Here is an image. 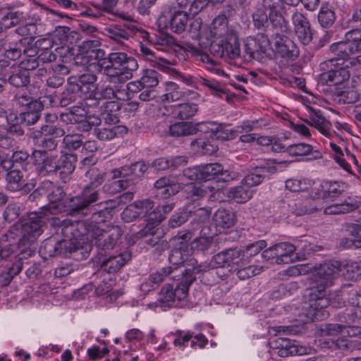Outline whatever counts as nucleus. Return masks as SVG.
Here are the masks:
<instances>
[{
  "instance_id": "1",
  "label": "nucleus",
  "mask_w": 361,
  "mask_h": 361,
  "mask_svg": "<svg viewBox=\"0 0 361 361\" xmlns=\"http://www.w3.org/2000/svg\"><path fill=\"white\" fill-rule=\"evenodd\" d=\"M52 225L61 229L64 238L58 240L50 238L44 240L39 247V252L48 257L62 256L76 259H85L89 255V246H84L83 231H80V222L68 219L61 220L52 218Z\"/></svg>"
},
{
  "instance_id": "26",
  "label": "nucleus",
  "mask_w": 361,
  "mask_h": 361,
  "mask_svg": "<svg viewBox=\"0 0 361 361\" xmlns=\"http://www.w3.org/2000/svg\"><path fill=\"white\" fill-rule=\"evenodd\" d=\"M5 171L7 172L5 176L6 190L11 192L27 193L28 184L24 179V173L16 168Z\"/></svg>"
},
{
  "instance_id": "32",
  "label": "nucleus",
  "mask_w": 361,
  "mask_h": 361,
  "mask_svg": "<svg viewBox=\"0 0 361 361\" xmlns=\"http://www.w3.org/2000/svg\"><path fill=\"white\" fill-rule=\"evenodd\" d=\"M78 157L74 154H66L58 158L56 175L63 183H67L75 169Z\"/></svg>"
},
{
  "instance_id": "37",
  "label": "nucleus",
  "mask_w": 361,
  "mask_h": 361,
  "mask_svg": "<svg viewBox=\"0 0 361 361\" xmlns=\"http://www.w3.org/2000/svg\"><path fill=\"white\" fill-rule=\"evenodd\" d=\"M276 252L278 258L276 259V264H288L293 262L295 259V252L300 245H293L288 242L277 243Z\"/></svg>"
},
{
  "instance_id": "56",
  "label": "nucleus",
  "mask_w": 361,
  "mask_h": 361,
  "mask_svg": "<svg viewBox=\"0 0 361 361\" xmlns=\"http://www.w3.org/2000/svg\"><path fill=\"white\" fill-rule=\"evenodd\" d=\"M310 120L309 124L315 127L322 133L325 135L328 133L331 123L319 112L316 111H311Z\"/></svg>"
},
{
  "instance_id": "9",
  "label": "nucleus",
  "mask_w": 361,
  "mask_h": 361,
  "mask_svg": "<svg viewBox=\"0 0 361 361\" xmlns=\"http://www.w3.org/2000/svg\"><path fill=\"white\" fill-rule=\"evenodd\" d=\"M193 276L189 278L178 277L180 281L174 285L168 284L164 286L159 293L157 301L162 308L178 306L188 296L189 287L192 283Z\"/></svg>"
},
{
  "instance_id": "21",
  "label": "nucleus",
  "mask_w": 361,
  "mask_h": 361,
  "mask_svg": "<svg viewBox=\"0 0 361 361\" xmlns=\"http://www.w3.org/2000/svg\"><path fill=\"white\" fill-rule=\"evenodd\" d=\"M312 300H315L314 304L311 305L312 311L314 312L312 319L323 320L329 316V313L325 310L329 305L335 306L329 298H326V289L321 290L316 288L315 286L311 287Z\"/></svg>"
},
{
  "instance_id": "60",
  "label": "nucleus",
  "mask_w": 361,
  "mask_h": 361,
  "mask_svg": "<svg viewBox=\"0 0 361 361\" xmlns=\"http://www.w3.org/2000/svg\"><path fill=\"white\" fill-rule=\"evenodd\" d=\"M342 274H345L348 279L357 281L361 277V260L348 262L343 267Z\"/></svg>"
},
{
  "instance_id": "29",
  "label": "nucleus",
  "mask_w": 361,
  "mask_h": 361,
  "mask_svg": "<svg viewBox=\"0 0 361 361\" xmlns=\"http://www.w3.org/2000/svg\"><path fill=\"white\" fill-rule=\"evenodd\" d=\"M100 42L97 39H87L80 45V55L83 60L81 63L84 64L90 63V64L94 63H91L92 60H96L100 57H102L104 52L102 49H99Z\"/></svg>"
},
{
  "instance_id": "34",
  "label": "nucleus",
  "mask_w": 361,
  "mask_h": 361,
  "mask_svg": "<svg viewBox=\"0 0 361 361\" xmlns=\"http://www.w3.org/2000/svg\"><path fill=\"white\" fill-rule=\"evenodd\" d=\"M121 87V83H110L104 85L98 91H96V97L102 101H110L113 99H126V93Z\"/></svg>"
},
{
  "instance_id": "12",
  "label": "nucleus",
  "mask_w": 361,
  "mask_h": 361,
  "mask_svg": "<svg viewBox=\"0 0 361 361\" xmlns=\"http://www.w3.org/2000/svg\"><path fill=\"white\" fill-rule=\"evenodd\" d=\"M345 41L334 43L331 46L334 55L348 59L361 51V30L353 29L345 34Z\"/></svg>"
},
{
  "instance_id": "35",
  "label": "nucleus",
  "mask_w": 361,
  "mask_h": 361,
  "mask_svg": "<svg viewBox=\"0 0 361 361\" xmlns=\"http://www.w3.org/2000/svg\"><path fill=\"white\" fill-rule=\"evenodd\" d=\"M276 171V168L274 166H257L245 176L243 182L248 187L257 186L261 184L268 175L273 174Z\"/></svg>"
},
{
  "instance_id": "59",
  "label": "nucleus",
  "mask_w": 361,
  "mask_h": 361,
  "mask_svg": "<svg viewBox=\"0 0 361 361\" xmlns=\"http://www.w3.org/2000/svg\"><path fill=\"white\" fill-rule=\"evenodd\" d=\"M245 264H240L239 267L234 268V272L241 280L249 279L252 276L259 274L262 270V267L257 266H244Z\"/></svg>"
},
{
  "instance_id": "53",
  "label": "nucleus",
  "mask_w": 361,
  "mask_h": 361,
  "mask_svg": "<svg viewBox=\"0 0 361 361\" xmlns=\"http://www.w3.org/2000/svg\"><path fill=\"white\" fill-rule=\"evenodd\" d=\"M13 101L16 106L20 107L27 106L29 109L40 106V104L34 99L30 93L25 90L16 93Z\"/></svg>"
},
{
  "instance_id": "27",
  "label": "nucleus",
  "mask_w": 361,
  "mask_h": 361,
  "mask_svg": "<svg viewBox=\"0 0 361 361\" xmlns=\"http://www.w3.org/2000/svg\"><path fill=\"white\" fill-rule=\"evenodd\" d=\"M74 86L78 87V91L82 95H92L97 90L96 84L97 77L90 73H85L78 76H72L68 78Z\"/></svg>"
},
{
  "instance_id": "13",
  "label": "nucleus",
  "mask_w": 361,
  "mask_h": 361,
  "mask_svg": "<svg viewBox=\"0 0 361 361\" xmlns=\"http://www.w3.org/2000/svg\"><path fill=\"white\" fill-rule=\"evenodd\" d=\"M342 271V265L340 262H325L315 267L314 273L312 275V286L321 290L326 289L333 280Z\"/></svg>"
},
{
  "instance_id": "44",
  "label": "nucleus",
  "mask_w": 361,
  "mask_h": 361,
  "mask_svg": "<svg viewBox=\"0 0 361 361\" xmlns=\"http://www.w3.org/2000/svg\"><path fill=\"white\" fill-rule=\"evenodd\" d=\"M287 152L293 156H305L312 154L314 159H320L322 153L319 150H314L313 146L309 144L300 142L287 147Z\"/></svg>"
},
{
  "instance_id": "11",
  "label": "nucleus",
  "mask_w": 361,
  "mask_h": 361,
  "mask_svg": "<svg viewBox=\"0 0 361 361\" xmlns=\"http://www.w3.org/2000/svg\"><path fill=\"white\" fill-rule=\"evenodd\" d=\"M188 13L186 11L177 10L175 5L166 4L163 6L159 20L164 22L165 27L176 34L183 33L188 24Z\"/></svg>"
},
{
  "instance_id": "24",
  "label": "nucleus",
  "mask_w": 361,
  "mask_h": 361,
  "mask_svg": "<svg viewBox=\"0 0 361 361\" xmlns=\"http://www.w3.org/2000/svg\"><path fill=\"white\" fill-rule=\"evenodd\" d=\"M245 261L243 250L239 247L226 249L213 257V262L219 267H231L234 269Z\"/></svg>"
},
{
  "instance_id": "36",
  "label": "nucleus",
  "mask_w": 361,
  "mask_h": 361,
  "mask_svg": "<svg viewBox=\"0 0 361 361\" xmlns=\"http://www.w3.org/2000/svg\"><path fill=\"white\" fill-rule=\"evenodd\" d=\"M210 35L214 38L223 39L228 37L231 33H235L228 26V19L225 16H219L212 22L209 27Z\"/></svg>"
},
{
  "instance_id": "5",
  "label": "nucleus",
  "mask_w": 361,
  "mask_h": 361,
  "mask_svg": "<svg viewBox=\"0 0 361 361\" xmlns=\"http://www.w3.org/2000/svg\"><path fill=\"white\" fill-rule=\"evenodd\" d=\"M80 228H84L86 231L87 239L96 246L99 255L106 257L110 254L117 245L118 240L122 235L121 228L112 226L105 230L99 224L80 222Z\"/></svg>"
},
{
  "instance_id": "51",
  "label": "nucleus",
  "mask_w": 361,
  "mask_h": 361,
  "mask_svg": "<svg viewBox=\"0 0 361 361\" xmlns=\"http://www.w3.org/2000/svg\"><path fill=\"white\" fill-rule=\"evenodd\" d=\"M35 52L36 49H33V47L29 49L24 48L23 54L25 56L20 61L18 66L22 69L27 71L28 72L39 68L40 66V61L37 59Z\"/></svg>"
},
{
  "instance_id": "30",
  "label": "nucleus",
  "mask_w": 361,
  "mask_h": 361,
  "mask_svg": "<svg viewBox=\"0 0 361 361\" xmlns=\"http://www.w3.org/2000/svg\"><path fill=\"white\" fill-rule=\"evenodd\" d=\"M0 48L4 51V57L10 61H16L20 58L23 53V49L26 48L20 39L18 41L12 40L10 35L0 39Z\"/></svg>"
},
{
  "instance_id": "18",
  "label": "nucleus",
  "mask_w": 361,
  "mask_h": 361,
  "mask_svg": "<svg viewBox=\"0 0 361 361\" xmlns=\"http://www.w3.org/2000/svg\"><path fill=\"white\" fill-rule=\"evenodd\" d=\"M181 276L180 274V267H164L159 270L152 272L147 279L140 284V290L145 293H147L150 290L156 288L161 282L167 278H178Z\"/></svg>"
},
{
  "instance_id": "23",
  "label": "nucleus",
  "mask_w": 361,
  "mask_h": 361,
  "mask_svg": "<svg viewBox=\"0 0 361 361\" xmlns=\"http://www.w3.org/2000/svg\"><path fill=\"white\" fill-rule=\"evenodd\" d=\"M135 25L130 23L113 24L104 28L105 35L118 45L124 46L126 42L132 37L135 32Z\"/></svg>"
},
{
  "instance_id": "16",
  "label": "nucleus",
  "mask_w": 361,
  "mask_h": 361,
  "mask_svg": "<svg viewBox=\"0 0 361 361\" xmlns=\"http://www.w3.org/2000/svg\"><path fill=\"white\" fill-rule=\"evenodd\" d=\"M269 47L268 37L262 34L257 33L254 37L247 38L243 57L245 61H250L253 59L260 61L264 58Z\"/></svg>"
},
{
  "instance_id": "46",
  "label": "nucleus",
  "mask_w": 361,
  "mask_h": 361,
  "mask_svg": "<svg viewBox=\"0 0 361 361\" xmlns=\"http://www.w3.org/2000/svg\"><path fill=\"white\" fill-rule=\"evenodd\" d=\"M198 111L197 105L195 103H183L172 106V114L180 120L188 119L195 116Z\"/></svg>"
},
{
  "instance_id": "25",
  "label": "nucleus",
  "mask_w": 361,
  "mask_h": 361,
  "mask_svg": "<svg viewBox=\"0 0 361 361\" xmlns=\"http://www.w3.org/2000/svg\"><path fill=\"white\" fill-rule=\"evenodd\" d=\"M181 264H182L179 266L181 276L183 279L193 276L192 282L195 280L197 274L218 267L217 264L213 262V258L210 262H204L200 264L196 259L190 258L186 261L183 260Z\"/></svg>"
},
{
  "instance_id": "31",
  "label": "nucleus",
  "mask_w": 361,
  "mask_h": 361,
  "mask_svg": "<svg viewBox=\"0 0 361 361\" xmlns=\"http://www.w3.org/2000/svg\"><path fill=\"white\" fill-rule=\"evenodd\" d=\"M208 123L202 122L193 124L191 122H178L171 125L169 133L172 136L182 137L195 134L197 131H207Z\"/></svg>"
},
{
  "instance_id": "48",
  "label": "nucleus",
  "mask_w": 361,
  "mask_h": 361,
  "mask_svg": "<svg viewBox=\"0 0 361 361\" xmlns=\"http://www.w3.org/2000/svg\"><path fill=\"white\" fill-rule=\"evenodd\" d=\"M227 197L238 203H244L252 197V192L245 184L230 188Z\"/></svg>"
},
{
  "instance_id": "2",
  "label": "nucleus",
  "mask_w": 361,
  "mask_h": 361,
  "mask_svg": "<svg viewBox=\"0 0 361 361\" xmlns=\"http://www.w3.org/2000/svg\"><path fill=\"white\" fill-rule=\"evenodd\" d=\"M14 231L0 235V286H8L22 269L25 260L31 257L33 251L18 244L19 239Z\"/></svg>"
},
{
  "instance_id": "20",
  "label": "nucleus",
  "mask_w": 361,
  "mask_h": 361,
  "mask_svg": "<svg viewBox=\"0 0 361 361\" xmlns=\"http://www.w3.org/2000/svg\"><path fill=\"white\" fill-rule=\"evenodd\" d=\"M64 195L65 192L63 188L54 184L53 188H51L47 196L50 203L41 209L42 214L49 215L66 212L68 214L71 215L66 207V202L69 198L66 199L62 202H60Z\"/></svg>"
},
{
  "instance_id": "58",
  "label": "nucleus",
  "mask_w": 361,
  "mask_h": 361,
  "mask_svg": "<svg viewBox=\"0 0 361 361\" xmlns=\"http://www.w3.org/2000/svg\"><path fill=\"white\" fill-rule=\"evenodd\" d=\"M28 18L22 11H10L2 17L6 23V27L10 28L24 23Z\"/></svg>"
},
{
  "instance_id": "4",
  "label": "nucleus",
  "mask_w": 361,
  "mask_h": 361,
  "mask_svg": "<svg viewBox=\"0 0 361 361\" xmlns=\"http://www.w3.org/2000/svg\"><path fill=\"white\" fill-rule=\"evenodd\" d=\"M138 68L137 60L125 52H112L107 57V64L102 67L105 82L117 83L126 82L133 78Z\"/></svg>"
},
{
  "instance_id": "42",
  "label": "nucleus",
  "mask_w": 361,
  "mask_h": 361,
  "mask_svg": "<svg viewBox=\"0 0 361 361\" xmlns=\"http://www.w3.org/2000/svg\"><path fill=\"white\" fill-rule=\"evenodd\" d=\"M223 42L226 61L240 56V43L235 33H231L224 38Z\"/></svg>"
},
{
  "instance_id": "61",
  "label": "nucleus",
  "mask_w": 361,
  "mask_h": 361,
  "mask_svg": "<svg viewBox=\"0 0 361 361\" xmlns=\"http://www.w3.org/2000/svg\"><path fill=\"white\" fill-rule=\"evenodd\" d=\"M212 244V238L209 236H202L196 238L191 243V249L197 252L203 254L208 252L209 249Z\"/></svg>"
},
{
  "instance_id": "39",
  "label": "nucleus",
  "mask_w": 361,
  "mask_h": 361,
  "mask_svg": "<svg viewBox=\"0 0 361 361\" xmlns=\"http://www.w3.org/2000/svg\"><path fill=\"white\" fill-rule=\"evenodd\" d=\"M44 133L33 130L29 135L33 145L37 147L52 151L56 149L59 143V138L51 135H43Z\"/></svg>"
},
{
  "instance_id": "3",
  "label": "nucleus",
  "mask_w": 361,
  "mask_h": 361,
  "mask_svg": "<svg viewBox=\"0 0 361 361\" xmlns=\"http://www.w3.org/2000/svg\"><path fill=\"white\" fill-rule=\"evenodd\" d=\"M106 173L97 168H90L85 173V177L89 183L78 195L69 197L66 202V207L71 216H87L92 214V218L97 220V210L94 204L101 197L100 186L105 179Z\"/></svg>"
},
{
  "instance_id": "17",
  "label": "nucleus",
  "mask_w": 361,
  "mask_h": 361,
  "mask_svg": "<svg viewBox=\"0 0 361 361\" xmlns=\"http://www.w3.org/2000/svg\"><path fill=\"white\" fill-rule=\"evenodd\" d=\"M271 348L277 350L280 357L304 355L311 352V348L302 345L299 341L287 338L279 337L271 340L269 343Z\"/></svg>"
},
{
  "instance_id": "52",
  "label": "nucleus",
  "mask_w": 361,
  "mask_h": 361,
  "mask_svg": "<svg viewBox=\"0 0 361 361\" xmlns=\"http://www.w3.org/2000/svg\"><path fill=\"white\" fill-rule=\"evenodd\" d=\"M200 181H210L218 177V174L222 171V165L219 163H211L200 166Z\"/></svg>"
},
{
  "instance_id": "22",
  "label": "nucleus",
  "mask_w": 361,
  "mask_h": 361,
  "mask_svg": "<svg viewBox=\"0 0 361 361\" xmlns=\"http://www.w3.org/2000/svg\"><path fill=\"white\" fill-rule=\"evenodd\" d=\"M214 185H216L214 182H210L208 184H203L200 186L191 183L187 186L188 194L190 198L194 201L204 197H208L211 201H221L222 192Z\"/></svg>"
},
{
  "instance_id": "14",
  "label": "nucleus",
  "mask_w": 361,
  "mask_h": 361,
  "mask_svg": "<svg viewBox=\"0 0 361 361\" xmlns=\"http://www.w3.org/2000/svg\"><path fill=\"white\" fill-rule=\"evenodd\" d=\"M33 164L39 176H56L58 155L49 154L44 149H35L32 153Z\"/></svg>"
},
{
  "instance_id": "41",
  "label": "nucleus",
  "mask_w": 361,
  "mask_h": 361,
  "mask_svg": "<svg viewBox=\"0 0 361 361\" xmlns=\"http://www.w3.org/2000/svg\"><path fill=\"white\" fill-rule=\"evenodd\" d=\"M357 207L358 204L357 201L351 197H348L341 203L334 204L326 207L324 212L326 214L329 215L348 214L355 210Z\"/></svg>"
},
{
  "instance_id": "43",
  "label": "nucleus",
  "mask_w": 361,
  "mask_h": 361,
  "mask_svg": "<svg viewBox=\"0 0 361 361\" xmlns=\"http://www.w3.org/2000/svg\"><path fill=\"white\" fill-rule=\"evenodd\" d=\"M15 87H24L30 82V74L26 70L22 69L18 66L15 67L9 75L6 82Z\"/></svg>"
},
{
  "instance_id": "40",
  "label": "nucleus",
  "mask_w": 361,
  "mask_h": 361,
  "mask_svg": "<svg viewBox=\"0 0 361 361\" xmlns=\"http://www.w3.org/2000/svg\"><path fill=\"white\" fill-rule=\"evenodd\" d=\"M165 93L161 96L163 102H176L190 95V90H183L173 82H166L164 87Z\"/></svg>"
},
{
  "instance_id": "63",
  "label": "nucleus",
  "mask_w": 361,
  "mask_h": 361,
  "mask_svg": "<svg viewBox=\"0 0 361 361\" xmlns=\"http://www.w3.org/2000/svg\"><path fill=\"white\" fill-rule=\"evenodd\" d=\"M143 87L154 88L159 83V73L153 69H147L143 71L140 78Z\"/></svg>"
},
{
  "instance_id": "28",
  "label": "nucleus",
  "mask_w": 361,
  "mask_h": 361,
  "mask_svg": "<svg viewBox=\"0 0 361 361\" xmlns=\"http://www.w3.org/2000/svg\"><path fill=\"white\" fill-rule=\"evenodd\" d=\"M122 101L116 99L102 102V104H100L99 115L105 123L115 125L119 122L118 111L123 106Z\"/></svg>"
},
{
  "instance_id": "55",
  "label": "nucleus",
  "mask_w": 361,
  "mask_h": 361,
  "mask_svg": "<svg viewBox=\"0 0 361 361\" xmlns=\"http://www.w3.org/2000/svg\"><path fill=\"white\" fill-rule=\"evenodd\" d=\"M318 21L320 25L324 28L331 27L336 20L334 11L326 5H322L318 13Z\"/></svg>"
},
{
  "instance_id": "45",
  "label": "nucleus",
  "mask_w": 361,
  "mask_h": 361,
  "mask_svg": "<svg viewBox=\"0 0 361 361\" xmlns=\"http://www.w3.org/2000/svg\"><path fill=\"white\" fill-rule=\"evenodd\" d=\"M90 5L92 8H93V10L95 13H97L99 19L105 16V14L110 15L111 17H110L109 19L112 20H114L116 18H120L124 20L130 19V17L124 13H119L118 11H111V8L106 4H105L102 0H101L100 3L92 1L90 3Z\"/></svg>"
},
{
  "instance_id": "10",
  "label": "nucleus",
  "mask_w": 361,
  "mask_h": 361,
  "mask_svg": "<svg viewBox=\"0 0 361 361\" xmlns=\"http://www.w3.org/2000/svg\"><path fill=\"white\" fill-rule=\"evenodd\" d=\"M190 212H192V215L190 216H194L190 223L192 228L190 231L178 232L176 236V240L179 245V247L178 248L173 250V252L169 257L171 262H173V258L182 256V252H185V249L188 248V242L192 238V233L196 229L200 228L202 224L209 219V216L212 213V208L209 207H199L195 211L190 210Z\"/></svg>"
},
{
  "instance_id": "50",
  "label": "nucleus",
  "mask_w": 361,
  "mask_h": 361,
  "mask_svg": "<svg viewBox=\"0 0 361 361\" xmlns=\"http://www.w3.org/2000/svg\"><path fill=\"white\" fill-rule=\"evenodd\" d=\"M126 131V128L121 126L112 127L95 128L94 134L102 141L111 140Z\"/></svg>"
},
{
  "instance_id": "62",
  "label": "nucleus",
  "mask_w": 361,
  "mask_h": 361,
  "mask_svg": "<svg viewBox=\"0 0 361 361\" xmlns=\"http://www.w3.org/2000/svg\"><path fill=\"white\" fill-rule=\"evenodd\" d=\"M191 215L192 212L190 210L179 209L171 216L169 221V226L172 228H177L186 222L189 216Z\"/></svg>"
},
{
  "instance_id": "49",
  "label": "nucleus",
  "mask_w": 361,
  "mask_h": 361,
  "mask_svg": "<svg viewBox=\"0 0 361 361\" xmlns=\"http://www.w3.org/2000/svg\"><path fill=\"white\" fill-rule=\"evenodd\" d=\"M78 87L74 86L71 81L68 80L66 89L61 94L60 105L68 106V105L80 101L81 94L78 91Z\"/></svg>"
},
{
  "instance_id": "64",
  "label": "nucleus",
  "mask_w": 361,
  "mask_h": 361,
  "mask_svg": "<svg viewBox=\"0 0 361 361\" xmlns=\"http://www.w3.org/2000/svg\"><path fill=\"white\" fill-rule=\"evenodd\" d=\"M196 144L200 148L201 152L206 155H210L217 151L218 147L214 138L212 140L197 139L192 142V145Z\"/></svg>"
},
{
  "instance_id": "38",
  "label": "nucleus",
  "mask_w": 361,
  "mask_h": 361,
  "mask_svg": "<svg viewBox=\"0 0 361 361\" xmlns=\"http://www.w3.org/2000/svg\"><path fill=\"white\" fill-rule=\"evenodd\" d=\"M16 29V32L20 36H30V37H35L38 35V27L42 26L41 18L36 14L29 16Z\"/></svg>"
},
{
  "instance_id": "15",
  "label": "nucleus",
  "mask_w": 361,
  "mask_h": 361,
  "mask_svg": "<svg viewBox=\"0 0 361 361\" xmlns=\"http://www.w3.org/2000/svg\"><path fill=\"white\" fill-rule=\"evenodd\" d=\"M339 60H343L342 63H337L335 68H331L326 73L327 81L333 85H338L349 79L350 75L348 69L350 65L352 67L356 65H361V55L348 59H341L334 55V58L331 60V62Z\"/></svg>"
},
{
  "instance_id": "7",
  "label": "nucleus",
  "mask_w": 361,
  "mask_h": 361,
  "mask_svg": "<svg viewBox=\"0 0 361 361\" xmlns=\"http://www.w3.org/2000/svg\"><path fill=\"white\" fill-rule=\"evenodd\" d=\"M137 202L139 219L146 218L147 221L145 226L138 233V235L140 238H145L147 244L154 246L159 242V224L166 219V216L162 214H158L154 209V202L149 199Z\"/></svg>"
},
{
  "instance_id": "6",
  "label": "nucleus",
  "mask_w": 361,
  "mask_h": 361,
  "mask_svg": "<svg viewBox=\"0 0 361 361\" xmlns=\"http://www.w3.org/2000/svg\"><path fill=\"white\" fill-rule=\"evenodd\" d=\"M148 169L145 161H137L130 165L114 169L111 171L112 180L106 183L103 190L114 195L128 188L135 180L142 176Z\"/></svg>"
},
{
  "instance_id": "8",
  "label": "nucleus",
  "mask_w": 361,
  "mask_h": 361,
  "mask_svg": "<svg viewBox=\"0 0 361 361\" xmlns=\"http://www.w3.org/2000/svg\"><path fill=\"white\" fill-rule=\"evenodd\" d=\"M48 216L42 214V210L32 212L6 233L14 231L19 239L18 244L22 247L30 248L31 243L43 232L42 227L45 224L43 219Z\"/></svg>"
},
{
  "instance_id": "33",
  "label": "nucleus",
  "mask_w": 361,
  "mask_h": 361,
  "mask_svg": "<svg viewBox=\"0 0 361 361\" xmlns=\"http://www.w3.org/2000/svg\"><path fill=\"white\" fill-rule=\"evenodd\" d=\"M131 259V255L128 252H124L117 255H111L104 259L100 265L102 271L108 274H114L123 267Z\"/></svg>"
},
{
  "instance_id": "57",
  "label": "nucleus",
  "mask_w": 361,
  "mask_h": 361,
  "mask_svg": "<svg viewBox=\"0 0 361 361\" xmlns=\"http://www.w3.org/2000/svg\"><path fill=\"white\" fill-rule=\"evenodd\" d=\"M339 320L343 326L361 325V310H347L339 315Z\"/></svg>"
},
{
  "instance_id": "47",
  "label": "nucleus",
  "mask_w": 361,
  "mask_h": 361,
  "mask_svg": "<svg viewBox=\"0 0 361 361\" xmlns=\"http://www.w3.org/2000/svg\"><path fill=\"white\" fill-rule=\"evenodd\" d=\"M213 220L216 227L229 228L235 224L234 214L225 209H219L214 214Z\"/></svg>"
},
{
  "instance_id": "19",
  "label": "nucleus",
  "mask_w": 361,
  "mask_h": 361,
  "mask_svg": "<svg viewBox=\"0 0 361 361\" xmlns=\"http://www.w3.org/2000/svg\"><path fill=\"white\" fill-rule=\"evenodd\" d=\"M274 51L277 58H281V63H288L295 61L300 51L296 44L285 35L276 37Z\"/></svg>"
},
{
  "instance_id": "54",
  "label": "nucleus",
  "mask_w": 361,
  "mask_h": 361,
  "mask_svg": "<svg viewBox=\"0 0 361 361\" xmlns=\"http://www.w3.org/2000/svg\"><path fill=\"white\" fill-rule=\"evenodd\" d=\"M269 20L274 28V33L276 37L280 35H285L289 30L288 22L281 13L269 16Z\"/></svg>"
}]
</instances>
